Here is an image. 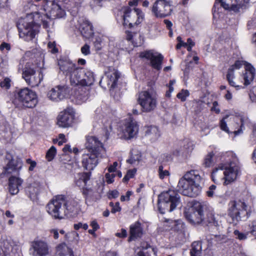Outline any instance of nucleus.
Instances as JSON below:
<instances>
[{"mask_svg":"<svg viewBox=\"0 0 256 256\" xmlns=\"http://www.w3.org/2000/svg\"><path fill=\"white\" fill-rule=\"evenodd\" d=\"M249 96L252 102H256V86L252 88Z\"/></svg>","mask_w":256,"mask_h":256,"instance_id":"58","label":"nucleus"},{"mask_svg":"<svg viewBox=\"0 0 256 256\" xmlns=\"http://www.w3.org/2000/svg\"><path fill=\"white\" fill-rule=\"evenodd\" d=\"M12 80L9 78H5L3 80L0 82V86L4 90H8L11 86Z\"/></svg>","mask_w":256,"mask_h":256,"instance_id":"44","label":"nucleus"},{"mask_svg":"<svg viewBox=\"0 0 256 256\" xmlns=\"http://www.w3.org/2000/svg\"><path fill=\"white\" fill-rule=\"evenodd\" d=\"M82 194L84 196L86 200L92 198L96 196L95 192L91 188H84L82 189Z\"/></svg>","mask_w":256,"mask_h":256,"instance_id":"40","label":"nucleus"},{"mask_svg":"<svg viewBox=\"0 0 256 256\" xmlns=\"http://www.w3.org/2000/svg\"><path fill=\"white\" fill-rule=\"evenodd\" d=\"M12 250V246L8 242H4L0 247V256H8Z\"/></svg>","mask_w":256,"mask_h":256,"instance_id":"39","label":"nucleus"},{"mask_svg":"<svg viewBox=\"0 0 256 256\" xmlns=\"http://www.w3.org/2000/svg\"><path fill=\"white\" fill-rule=\"evenodd\" d=\"M59 68L63 74L68 77L72 86L80 84L81 76L83 74V68L76 66L69 60H60L58 62Z\"/></svg>","mask_w":256,"mask_h":256,"instance_id":"7","label":"nucleus"},{"mask_svg":"<svg viewBox=\"0 0 256 256\" xmlns=\"http://www.w3.org/2000/svg\"><path fill=\"white\" fill-rule=\"evenodd\" d=\"M212 240H214L216 242H219L222 240L224 239V236L222 235H214L213 238H212Z\"/></svg>","mask_w":256,"mask_h":256,"instance_id":"64","label":"nucleus"},{"mask_svg":"<svg viewBox=\"0 0 256 256\" xmlns=\"http://www.w3.org/2000/svg\"><path fill=\"white\" fill-rule=\"evenodd\" d=\"M141 58H144L150 60L152 66L157 70L162 68L163 56L160 54L154 53L151 50L142 52L140 55Z\"/></svg>","mask_w":256,"mask_h":256,"instance_id":"21","label":"nucleus"},{"mask_svg":"<svg viewBox=\"0 0 256 256\" xmlns=\"http://www.w3.org/2000/svg\"><path fill=\"white\" fill-rule=\"evenodd\" d=\"M56 256H74L72 250L65 243H61L56 248Z\"/></svg>","mask_w":256,"mask_h":256,"instance_id":"31","label":"nucleus"},{"mask_svg":"<svg viewBox=\"0 0 256 256\" xmlns=\"http://www.w3.org/2000/svg\"><path fill=\"white\" fill-rule=\"evenodd\" d=\"M46 212L54 219L62 220L74 210V206L70 204L64 195H57L46 206Z\"/></svg>","mask_w":256,"mask_h":256,"instance_id":"3","label":"nucleus"},{"mask_svg":"<svg viewBox=\"0 0 256 256\" xmlns=\"http://www.w3.org/2000/svg\"><path fill=\"white\" fill-rule=\"evenodd\" d=\"M87 152H94L100 154L104 151L102 143L94 136H88L85 144Z\"/></svg>","mask_w":256,"mask_h":256,"instance_id":"22","label":"nucleus"},{"mask_svg":"<svg viewBox=\"0 0 256 256\" xmlns=\"http://www.w3.org/2000/svg\"><path fill=\"white\" fill-rule=\"evenodd\" d=\"M106 74L108 79V84L114 88L116 86L117 81L120 77L119 72L117 70L111 68L106 72Z\"/></svg>","mask_w":256,"mask_h":256,"instance_id":"29","label":"nucleus"},{"mask_svg":"<svg viewBox=\"0 0 256 256\" xmlns=\"http://www.w3.org/2000/svg\"><path fill=\"white\" fill-rule=\"evenodd\" d=\"M118 165V164L116 162H114L112 165H110L108 168V172H115L116 170V168L117 167Z\"/></svg>","mask_w":256,"mask_h":256,"instance_id":"62","label":"nucleus"},{"mask_svg":"<svg viewBox=\"0 0 256 256\" xmlns=\"http://www.w3.org/2000/svg\"><path fill=\"white\" fill-rule=\"evenodd\" d=\"M100 154L96 152H85L82 156L81 162L84 169L91 171L92 170L98 163V158Z\"/></svg>","mask_w":256,"mask_h":256,"instance_id":"16","label":"nucleus"},{"mask_svg":"<svg viewBox=\"0 0 256 256\" xmlns=\"http://www.w3.org/2000/svg\"><path fill=\"white\" fill-rule=\"evenodd\" d=\"M250 0H234L231 7V11L234 12H242L249 5Z\"/></svg>","mask_w":256,"mask_h":256,"instance_id":"34","label":"nucleus"},{"mask_svg":"<svg viewBox=\"0 0 256 256\" xmlns=\"http://www.w3.org/2000/svg\"><path fill=\"white\" fill-rule=\"evenodd\" d=\"M122 132L125 139H130L134 138L138 132V126L137 122L132 117L126 118L124 121Z\"/></svg>","mask_w":256,"mask_h":256,"instance_id":"17","label":"nucleus"},{"mask_svg":"<svg viewBox=\"0 0 256 256\" xmlns=\"http://www.w3.org/2000/svg\"><path fill=\"white\" fill-rule=\"evenodd\" d=\"M136 172V168L128 170L126 175L123 178V182H127L130 178H132L134 176Z\"/></svg>","mask_w":256,"mask_h":256,"instance_id":"47","label":"nucleus"},{"mask_svg":"<svg viewBox=\"0 0 256 256\" xmlns=\"http://www.w3.org/2000/svg\"><path fill=\"white\" fill-rule=\"evenodd\" d=\"M228 118V116H226L224 118H222L220 120V128L222 130H224V131L227 132L228 133H229V130H228V126H227L226 122L225 120Z\"/></svg>","mask_w":256,"mask_h":256,"instance_id":"50","label":"nucleus"},{"mask_svg":"<svg viewBox=\"0 0 256 256\" xmlns=\"http://www.w3.org/2000/svg\"><path fill=\"white\" fill-rule=\"evenodd\" d=\"M56 154V148L54 146H51L46 154V158L48 161L50 162L54 159Z\"/></svg>","mask_w":256,"mask_h":256,"instance_id":"42","label":"nucleus"},{"mask_svg":"<svg viewBox=\"0 0 256 256\" xmlns=\"http://www.w3.org/2000/svg\"><path fill=\"white\" fill-rule=\"evenodd\" d=\"M238 170V166L234 162H230L226 166L221 164L213 170L212 178L215 182L224 179V184H228L236 179Z\"/></svg>","mask_w":256,"mask_h":256,"instance_id":"4","label":"nucleus"},{"mask_svg":"<svg viewBox=\"0 0 256 256\" xmlns=\"http://www.w3.org/2000/svg\"><path fill=\"white\" fill-rule=\"evenodd\" d=\"M14 96L13 103L18 108H33L38 102L36 93L26 88L16 91Z\"/></svg>","mask_w":256,"mask_h":256,"instance_id":"6","label":"nucleus"},{"mask_svg":"<svg viewBox=\"0 0 256 256\" xmlns=\"http://www.w3.org/2000/svg\"><path fill=\"white\" fill-rule=\"evenodd\" d=\"M145 136L152 142H154L160 137V134L156 126H149L146 128Z\"/></svg>","mask_w":256,"mask_h":256,"instance_id":"35","label":"nucleus"},{"mask_svg":"<svg viewBox=\"0 0 256 256\" xmlns=\"http://www.w3.org/2000/svg\"><path fill=\"white\" fill-rule=\"evenodd\" d=\"M48 47L50 52L52 54H56L58 52V50L56 48V44L55 42H49L48 44Z\"/></svg>","mask_w":256,"mask_h":256,"instance_id":"51","label":"nucleus"},{"mask_svg":"<svg viewBox=\"0 0 256 256\" xmlns=\"http://www.w3.org/2000/svg\"><path fill=\"white\" fill-rule=\"evenodd\" d=\"M234 2V0H216L214 6L216 8L217 4H220L224 9L231 11V7Z\"/></svg>","mask_w":256,"mask_h":256,"instance_id":"38","label":"nucleus"},{"mask_svg":"<svg viewBox=\"0 0 256 256\" xmlns=\"http://www.w3.org/2000/svg\"><path fill=\"white\" fill-rule=\"evenodd\" d=\"M81 52L82 54L87 56L90 54V46L85 44L82 48H81Z\"/></svg>","mask_w":256,"mask_h":256,"instance_id":"55","label":"nucleus"},{"mask_svg":"<svg viewBox=\"0 0 256 256\" xmlns=\"http://www.w3.org/2000/svg\"><path fill=\"white\" fill-rule=\"evenodd\" d=\"M202 178L197 170L188 172L179 180L178 188L179 192L184 196L196 197L201 192L200 183Z\"/></svg>","mask_w":256,"mask_h":256,"instance_id":"2","label":"nucleus"},{"mask_svg":"<svg viewBox=\"0 0 256 256\" xmlns=\"http://www.w3.org/2000/svg\"><path fill=\"white\" fill-rule=\"evenodd\" d=\"M94 44V46L96 50H99L102 49V41L100 38H96Z\"/></svg>","mask_w":256,"mask_h":256,"instance_id":"52","label":"nucleus"},{"mask_svg":"<svg viewBox=\"0 0 256 256\" xmlns=\"http://www.w3.org/2000/svg\"><path fill=\"white\" fill-rule=\"evenodd\" d=\"M190 256H202V244L198 242H194L192 244Z\"/></svg>","mask_w":256,"mask_h":256,"instance_id":"36","label":"nucleus"},{"mask_svg":"<svg viewBox=\"0 0 256 256\" xmlns=\"http://www.w3.org/2000/svg\"><path fill=\"white\" fill-rule=\"evenodd\" d=\"M83 74L81 76V86H88L92 85L94 81V74L88 70L83 69Z\"/></svg>","mask_w":256,"mask_h":256,"instance_id":"33","label":"nucleus"},{"mask_svg":"<svg viewBox=\"0 0 256 256\" xmlns=\"http://www.w3.org/2000/svg\"><path fill=\"white\" fill-rule=\"evenodd\" d=\"M30 251L32 256H46L49 254V248L46 242L35 240L31 242Z\"/></svg>","mask_w":256,"mask_h":256,"instance_id":"18","label":"nucleus"},{"mask_svg":"<svg viewBox=\"0 0 256 256\" xmlns=\"http://www.w3.org/2000/svg\"><path fill=\"white\" fill-rule=\"evenodd\" d=\"M78 30L82 35L86 38H90L94 34L91 24L84 18H80L78 20Z\"/></svg>","mask_w":256,"mask_h":256,"instance_id":"23","label":"nucleus"},{"mask_svg":"<svg viewBox=\"0 0 256 256\" xmlns=\"http://www.w3.org/2000/svg\"><path fill=\"white\" fill-rule=\"evenodd\" d=\"M130 234L129 242L134 240L138 238H141L143 234V230L140 222H136L130 226Z\"/></svg>","mask_w":256,"mask_h":256,"instance_id":"25","label":"nucleus"},{"mask_svg":"<svg viewBox=\"0 0 256 256\" xmlns=\"http://www.w3.org/2000/svg\"><path fill=\"white\" fill-rule=\"evenodd\" d=\"M122 12L123 13L124 25L130 28L138 24L144 19L142 12L138 8L125 6L122 8Z\"/></svg>","mask_w":256,"mask_h":256,"instance_id":"10","label":"nucleus"},{"mask_svg":"<svg viewBox=\"0 0 256 256\" xmlns=\"http://www.w3.org/2000/svg\"><path fill=\"white\" fill-rule=\"evenodd\" d=\"M168 222H170V226L174 230L182 231L184 228V224L182 221L180 220H168Z\"/></svg>","mask_w":256,"mask_h":256,"instance_id":"37","label":"nucleus"},{"mask_svg":"<svg viewBox=\"0 0 256 256\" xmlns=\"http://www.w3.org/2000/svg\"><path fill=\"white\" fill-rule=\"evenodd\" d=\"M186 219L194 224H202L209 226H214L217 229L222 225L223 218L219 214H214L208 205L205 202H194L184 211Z\"/></svg>","mask_w":256,"mask_h":256,"instance_id":"1","label":"nucleus"},{"mask_svg":"<svg viewBox=\"0 0 256 256\" xmlns=\"http://www.w3.org/2000/svg\"><path fill=\"white\" fill-rule=\"evenodd\" d=\"M242 64L241 61L237 60L234 64L232 65L228 70L226 75V78L230 84L234 87L239 88L238 85H236L233 80L234 78V70L235 69H239L242 66Z\"/></svg>","mask_w":256,"mask_h":256,"instance_id":"28","label":"nucleus"},{"mask_svg":"<svg viewBox=\"0 0 256 256\" xmlns=\"http://www.w3.org/2000/svg\"><path fill=\"white\" fill-rule=\"evenodd\" d=\"M236 238L240 240H244L247 238V235L249 234L248 232L246 234L240 232L238 230H235L234 232Z\"/></svg>","mask_w":256,"mask_h":256,"instance_id":"49","label":"nucleus"},{"mask_svg":"<svg viewBox=\"0 0 256 256\" xmlns=\"http://www.w3.org/2000/svg\"><path fill=\"white\" fill-rule=\"evenodd\" d=\"M74 228L76 230H78L80 228H82L86 230L88 228V225L86 224H82V222H78V224H74Z\"/></svg>","mask_w":256,"mask_h":256,"instance_id":"56","label":"nucleus"},{"mask_svg":"<svg viewBox=\"0 0 256 256\" xmlns=\"http://www.w3.org/2000/svg\"><path fill=\"white\" fill-rule=\"evenodd\" d=\"M5 163L6 166L4 167L2 172L4 174L13 173L18 174L23 166V162L21 158H14L10 153H7L6 155Z\"/></svg>","mask_w":256,"mask_h":256,"instance_id":"14","label":"nucleus"},{"mask_svg":"<svg viewBox=\"0 0 256 256\" xmlns=\"http://www.w3.org/2000/svg\"><path fill=\"white\" fill-rule=\"evenodd\" d=\"M10 48V44L6 42H2L0 46V50H4V49H6L7 50H9Z\"/></svg>","mask_w":256,"mask_h":256,"instance_id":"63","label":"nucleus"},{"mask_svg":"<svg viewBox=\"0 0 256 256\" xmlns=\"http://www.w3.org/2000/svg\"><path fill=\"white\" fill-rule=\"evenodd\" d=\"M23 180L15 176H11L8 179V190L11 194H17L22 186Z\"/></svg>","mask_w":256,"mask_h":256,"instance_id":"24","label":"nucleus"},{"mask_svg":"<svg viewBox=\"0 0 256 256\" xmlns=\"http://www.w3.org/2000/svg\"><path fill=\"white\" fill-rule=\"evenodd\" d=\"M244 120H245L244 119V118H240L241 125L240 126V128L238 129V130H235L234 132V134L236 135L242 132V128H244Z\"/></svg>","mask_w":256,"mask_h":256,"instance_id":"59","label":"nucleus"},{"mask_svg":"<svg viewBox=\"0 0 256 256\" xmlns=\"http://www.w3.org/2000/svg\"><path fill=\"white\" fill-rule=\"evenodd\" d=\"M249 233H250L254 236L256 238V220L252 221L248 225Z\"/></svg>","mask_w":256,"mask_h":256,"instance_id":"48","label":"nucleus"},{"mask_svg":"<svg viewBox=\"0 0 256 256\" xmlns=\"http://www.w3.org/2000/svg\"><path fill=\"white\" fill-rule=\"evenodd\" d=\"M26 162L27 164H30V166L28 168V170L30 171H32L34 168L36 166V163L35 161L32 160L30 158H28L26 160Z\"/></svg>","mask_w":256,"mask_h":256,"instance_id":"57","label":"nucleus"},{"mask_svg":"<svg viewBox=\"0 0 256 256\" xmlns=\"http://www.w3.org/2000/svg\"><path fill=\"white\" fill-rule=\"evenodd\" d=\"M138 101L144 112H150L156 106L157 101L156 94L148 91L140 92Z\"/></svg>","mask_w":256,"mask_h":256,"instance_id":"13","label":"nucleus"},{"mask_svg":"<svg viewBox=\"0 0 256 256\" xmlns=\"http://www.w3.org/2000/svg\"><path fill=\"white\" fill-rule=\"evenodd\" d=\"M214 154L213 152H210L208 154L204 160V164L205 167H210L214 162L213 157Z\"/></svg>","mask_w":256,"mask_h":256,"instance_id":"41","label":"nucleus"},{"mask_svg":"<svg viewBox=\"0 0 256 256\" xmlns=\"http://www.w3.org/2000/svg\"><path fill=\"white\" fill-rule=\"evenodd\" d=\"M121 208L120 206V204L118 202H117L115 204L114 206H113L111 210V212L113 214L116 213V212H118L120 211Z\"/></svg>","mask_w":256,"mask_h":256,"instance_id":"61","label":"nucleus"},{"mask_svg":"<svg viewBox=\"0 0 256 256\" xmlns=\"http://www.w3.org/2000/svg\"><path fill=\"white\" fill-rule=\"evenodd\" d=\"M80 2L81 0H55L52 4L50 14L57 18H62L66 14L64 9L70 10Z\"/></svg>","mask_w":256,"mask_h":256,"instance_id":"11","label":"nucleus"},{"mask_svg":"<svg viewBox=\"0 0 256 256\" xmlns=\"http://www.w3.org/2000/svg\"><path fill=\"white\" fill-rule=\"evenodd\" d=\"M115 175L114 174H110V173H107L105 175L106 181L108 184H112L114 181V178Z\"/></svg>","mask_w":256,"mask_h":256,"instance_id":"53","label":"nucleus"},{"mask_svg":"<svg viewBox=\"0 0 256 256\" xmlns=\"http://www.w3.org/2000/svg\"><path fill=\"white\" fill-rule=\"evenodd\" d=\"M158 176L160 179H164L166 176L170 175V172L167 170H164L162 166H160L158 168Z\"/></svg>","mask_w":256,"mask_h":256,"instance_id":"46","label":"nucleus"},{"mask_svg":"<svg viewBox=\"0 0 256 256\" xmlns=\"http://www.w3.org/2000/svg\"><path fill=\"white\" fill-rule=\"evenodd\" d=\"M89 88L82 86L77 89L74 93V98L78 104H81L86 102L88 98Z\"/></svg>","mask_w":256,"mask_h":256,"instance_id":"26","label":"nucleus"},{"mask_svg":"<svg viewBox=\"0 0 256 256\" xmlns=\"http://www.w3.org/2000/svg\"><path fill=\"white\" fill-rule=\"evenodd\" d=\"M189 95L190 93L188 90H182L181 91L177 94L176 97L180 100L182 102H184Z\"/></svg>","mask_w":256,"mask_h":256,"instance_id":"43","label":"nucleus"},{"mask_svg":"<svg viewBox=\"0 0 256 256\" xmlns=\"http://www.w3.org/2000/svg\"><path fill=\"white\" fill-rule=\"evenodd\" d=\"M245 71L244 75V84L247 86L251 83L254 78L255 68L250 64H247L245 66Z\"/></svg>","mask_w":256,"mask_h":256,"instance_id":"32","label":"nucleus"},{"mask_svg":"<svg viewBox=\"0 0 256 256\" xmlns=\"http://www.w3.org/2000/svg\"><path fill=\"white\" fill-rule=\"evenodd\" d=\"M115 235L118 237L124 238L127 236V232L125 229L122 228L120 232H116Z\"/></svg>","mask_w":256,"mask_h":256,"instance_id":"60","label":"nucleus"},{"mask_svg":"<svg viewBox=\"0 0 256 256\" xmlns=\"http://www.w3.org/2000/svg\"><path fill=\"white\" fill-rule=\"evenodd\" d=\"M25 192L28 198L32 200L37 199L40 192V186L38 183L34 182L29 184L26 188Z\"/></svg>","mask_w":256,"mask_h":256,"instance_id":"27","label":"nucleus"},{"mask_svg":"<svg viewBox=\"0 0 256 256\" xmlns=\"http://www.w3.org/2000/svg\"><path fill=\"white\" fill-rule=\"evenodd\" d=\"M90 172L78 174L74 178L76 185L83 188L86 186L87 182L90 179Z\"/></svg>","mask_w":256,"mask_h":256,"instance_id":"30","label":"nucleus"},{"mask_svg":"<svg viewBox=\"0 0 256 256\" xmlns=\"http://www.w3.org/2000/svg\"><path fill=\"white\" fill-rule=\"evenodd\" d=\"M246 204L240 200L231 201L228 204V214L232 222L236 224L238 222L246 220L248 217Z\"/></svg>","mask_w":256,"mask_h":256,"instance_id":"8","label":"nucleus"},{"mask_svg":"<svg viewBox=\"0 0 256 256\" xmlns=\"http://www.w3.org/2000/svg\"><path fill=\"white\" fill-rule=\"evenodd\" d=\"M68 88L66 86H58L52 88L48 93V97L54 102H59L68 96Z\"/></svg>","mask_w":256,"mask_h":256,"instance_id":"19","label":"nucleus"},{"mask_svg":"<svg viewBox=\"0 0 256 256\" xmlns=\"http://www.w3.org/2000/svg\"><path fill=\"white\" fill-rule=\"evenodd\" d=\"M19 36L25 40H32L38 32V26L28 18H20L17 23Z\"/></svg>","mask_w":256,"mask_h":256,"instance_id":"9","label":"nucleus"},{"mask_svg":"<svg viewBox=\"0 0 256 256\" xmlns=\"http://www.w3.org/2000/svg\"><path fill=\"white\" fill-rule=\"evenodd\" d=\"M172 7L170 1L157 0L153 4L152 11L156 18H162L170 16Z\"/></svg>","mask_w":256,"mask_h":256,"instance_id":"15","label":"nucleus"},{"mask_svg":"<svg viewBox=\"0 0 256 256\" xmlns=\"http://www.w3.org/2000/svg\"><path fill=\"white\" fill-rule=\"evenodd\" d=\"M42 71L36 73L32 64L27 62L22 70V78L32 87L38 86L43 79Z\"/></svg>","mask_w":256,"mask_h":256,"instance_id":"12","label":"nucleus"},{"mask_svg":"<svg viewBox=\"0 0 256 256\" xmlns=\"http://www.w3.org/2000/svg\"><path fill=\"white\" fill-rule=\"evenodd\" d=\"M216 186L214 184L209 187L208 190L206 192V194L208 197H212L214 195V192L216 190Z\"/></svg>","mask_w":256,"mask_h":256,"instance_id":"54","label":"nucleus"},{"mask_svg":"<svg viewBox=\"0 0 256 256\" xmlns=\"http://www.w3.org/2000/svg\"><path fill=\"white\" fill-rule=\"evenodd\" d=\"M74 115V109L72 108H67L58 116V124L62 128L70 126L73 122Z\"/></svg>","mask_w":256,"mask_h":256,"instance_id":"20","label":"nucleus"},{"mask_svg":"<svg viewBox=\"0 0 256 256\" xmlns=\"http://www.w3.org/2000/svg\"><path fill=\"white\" fill-rule=\"evenodd\" d=\"M180 203V196L175 191L170 190L158 196V206L161 214L173 211Z\"/></svg>","mask_w":256,"mask_h":256,"instance_id":"5","label":"nucleus"},{"mask_svg":"<svg viewBox=\"0 0 256 256\" xmlns=\"http://www.w3.org/2000/svg\"><path fill=\"white\" fill-rule=\"evenodd\" d=\"M141 156L140 154H132L130 158L128 159L126 161L128 163L130 164H135L138 163L140 160Z\"/></svg>","mask_w":256,"mask_h":256,"instance_id":"45","label":"nucleus"}]
</instances>
